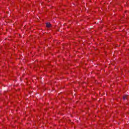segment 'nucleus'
<instances>
[{
  "instance_id": "nucleus-1",
  "label": "nucleus",
  "mask_w": 129,
  "mask_h": 129,
  "mask_svg": "<svg viewBox=\"0 0 129 129\" xmlns=\"http://www.w3.org/2000/svg\"><path fill=\"white\" fill-rule=\"evenodd\" d=\"M46 27L47 28H50V27H51V24H50L49 23H46Z\"/></svg>"
},
{
  "instance_id": "nucleus-2",
  "label": "nucleus",
  "mask_w": 129,
  "mask_h": 129,
  "mask_svg": "<svg viewBox=\"0 0 129 129\" xmlns=\"http://www.w3.org/2000/svg\"><path fill=\"white\" fill-rule=\"evenodd\" d=\"M127 98V95L124 96L123 97V99L124 100L125 99H126Z\"/></svg>"
}]
</instances>
